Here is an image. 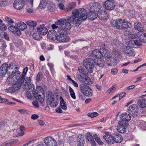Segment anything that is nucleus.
Returning <instances> with one entry per match:
<instances>
[{
    "label": "nucleus",
    "instance_id": "obj_1",
    "mask_svg": "<svg viewBox=\"0 0 146 146\" xmlns=\"http://www.w3.org/2000/svg\"><path fill=\"white\" fill-rule=\"evenodd\" d=\"M66 21L65 20H59L55 22L56 25H59L60 26L58 30V32L60 34L56 36V40L58 41L66 42L70 40V37L66 35L68 31L71 29V26L68 23L64 24V23H66Z\"/></svg>",
    "mask_w": 146,
    "mask_h": 146
},
{
    "label": "nucleus",
    "instance_id": "obj_2",
    "mask_svg": "<svg viewBox=\"0 0 146 146\" xmlns=\"http://www.w3.org/2000/svg\"><path fill=\"white\" fill-rule=\"evenodd\" d=\"M80 11L78 9H76L72 12L73 16L69 17L67 20L66 19H60L59 20H65L66 21V23H64V24L68 23L70 25V23H72L76 26H79L81 23L82 20H83L80 16Z\"/></svg>",
    "mask_w": 146,
    "mask_h": 146
},
{
    "label": "nucleus",
    "instance_id": "obj_3",
    "mask_svg": "<svg viewBox=\"0 0 146 146\" xmlns=\"http://www.w3.org/2000/svg\"><path fill=\"white\" fill-rule=\"evenodd\" d=\"M100 52L102 54V57L104 56L108 58V59L107 60L109 61V63H108V64H115L117 63V60L114 57H110L108 51L105 48H102L100 49Z\"/></svg>",
    "mask_w": 146,
    "mask_h": 146
},
{
    "label": "nucleus",
    "instance_id": "obj_4",
    "mask_svg": "<svg viewBox=\"0 0 146 146\" xmlns=\"http://www.w3.org/2000/svg\"><path fill=\"white\" fill-rule=\"evenodd\" d=\"M80 86L81 92L84 95L88 97L92 96V90L89 86L84 84H81Z\"/></svg>",
    "mask_w": 146,
    "mask_h": 146
},
{
    "label": "nucleus",
    "instance_id": "obj_5",
    "mask_svg": "<svg viewBox=\"0 0 146 146\" xmlns=\"http://www.w3.org/2000/svg\"><path fill=\"white\" fill-rule=\"evenodd\" d=\"M23 82H17L14 84L11 87H9L5 90L6 92L13 93L18 91L20 88L21 84Z\"/></svg>",
    "mask_w": 146,
    "mask_h": 146
},
{
    "label": "nucleus",
    "instance_id": "obj_6",
    "mask_svg": "<svg viewBox=\"0 0 146 146\" xmlns=\"http://www.w3.org/2000/svg\"><path fill=\"white\" fill-rule=\"evenodd\" d=\"M128 124V123L126 122L119 121L116 127L117 131L121 133H124L126 130V127Z\"/></svg>",
    "mask_w": 146,
    "mask_h": 146
},
{
    "label": "nucleus",
    "instance_id": "obj_7",
    "mask_svg": "<svg viewBox=\"0 0 146 146\" xmlns=\"http://www.w3.org/2000/svg\"><path fill=\"white\" fill-rule=\"evenodd\" d=\"M48 103L51 107H55L57 106L58 103V100L55 98L54 95H48Z\"/></svg>",
    "mask_w": 146,
    "mask_h": 146
},
{
    "label": "nucleus",
    "instance_id": "obj_8",
    "mask_svg": "<svg viewBox=\"0 0 146 146\" xmlns=\"http://www.w3.org/2000/svg\"><path fill=\"white\" fill-rule=\"evenodd\" d=\"M103 6L106 10L111 11L115 8V2L113 0H107L104 2Z\"/></svg>",
    "mask_w": 146,
    "mask_h": 146
},
{
    "label": "nucleus",
    "instance_id": "obj_9",
    "mask_svg": "<svg viewBox=\"0 0 146 146\" xmlns=\"http://www.w3.org/2000/svg\"><path fill=\"white\" fill-rule=\"evenodd\" d=\"M35 90L34 85L31 84L29 87V89L27 90L26 92V95L28 98L31 99L35 96Z\"/></svg>",
    "mask_w": 146,
    "mask_h": 146
},
{
    "label": "nucleus",
    "instance_id": "obj_10",
    "mask_svg": "<svg viewBox=\"0 0 146 146\" xmlns=\"http://www.w3.org/2000/svg\"><path fill=\"white\" fill-rule=\"evenodd\" d=\"M14 66L13 64H2L0 67V76H2L5 75L6 72L9 70L13 69Z\"/></svg>",
    "mask_w": 146,
    "mask_h": 146
},
{
    "label": "nucleus",
    "instance_id": "obj_11",
    "mask_svg": "<svg viewBox=\"0 0 146 146\" xmlns=\"http://www.w3.org/2000/svg\"><path fill=\"white\" fill-rule=\"evenodd\" d=\"M44 143L47 146H57V143L56 140L51 137H47L44 140Z\"/></svg>",
    "mask_w": 146,
    "mask_h": 146
},
{
    "label": "nucleus",
    "instance_id": "obj_12",
    "mask_svg": "<svg viewBox=\"0 0 146 146\" xmlns=\"http://www.w3.org/2000/svg\"><path fill=\"white\" fill-rule=\"evenodd\" d=\"M123 20L121 19H119L116 20H112L110 22V24L112 27L116 29L121 30V26Z\"/></svg>",
    "mask_w": 146,
    "mask_h": 146
},
{
    "label": "nucleus",
    "instance_id": "obj_13",
    "mask_svg": "<svg viewBox=\"0 0 146 146\" xmlns=\"http://www.w3.org/2000/svg\"><path fill=\"white\" fill-rule=\"evenodd\" d=\"M80 17L82 18L84 21L86 20L87 18H88V16L92 15L94 11L90 10L87 14H86V10L84 8H81L80 10Z\"/></svg>",
    "mask_w": 146,
    "mask_h": 146
},
{
    "label": "nucleus",
    "instance_id": "obj_14",
    "mask_svg": "<svg viewBox=\"0 0 146 146\" xmlns=\"http://www.w3.org/2000/svg\"><path fill=\"white\" fill-rule=\"evenodd\" d=\"M97 16L101 20H105L109 18V15L106 10H101L99 11L97 13Z\"/></svg>",
    "mask_w": 146,
    "mask_h": 146
},
{
    "label": "nucleus",
    "instance_id": "obj_15",
    "mask_svg": "<svg viewBox=\"0 0 146 146\" xmlns=\"http://www.w3.org/2000/svg\"><path fill=\"white\" fill-rule=\"evenodd\" d=\"M92 53L94 56L96 58L98 59L99 61H98L97 64H103L104 61L102 60V54L100 51L98 49H94L92 51Z\"/></svg>",
    "mask_w": 146,
    "mask_h": 146
},
{
    "label": "nucleus",
    "instance_id": "obj_16",
    "mask_svg": "<svg viewBox=\"0 0 146 146\" xmlns=\"http://www.w3.org/2000/svg\"><path fill=\"white\" fill-rule=\"evenodd\" d=\"M84 64L83 66H80L78 68V72H77L76 77L78 80L80 81H83L84 78L83 75L85 74V69L84 68Z\"/></svg>",
    "mask_w": 146,
    "mask_h": 146
},
{
    "label": "nucleus",
    "instance_id": "obj_17",
    "mask_svg": "<svg viewBox=\"0 0 146 146\" xmlns=\"http://www.w3.org/2000/svg\"><path fill=\"white\" fill-rule=\"evenodd\" d=\"M138 110L137 105L135 104H133L130 106L128 109L129 113L133 116L137 115Z\"/></svg>",
    "mask_w": 146,
    "mask_h": 146
},
{
    "label": "nucleus",
    "instance_id": "obj_18",
    "mask_svg": "<svg viewBox=\"0 0 146 146\" xmlns=\"http://www.w3.org/2000/svg\"><path fill=\"white\" fill-rule=\"evenodd\" d=\"M13 6L17 9L21 10L24 7L23 0H15Z\"/></svg>",
    "mask_w": 146,
    "mask_h": 146
},
{
    "label": "nucleus",
    "instance_id": "obj_19",
    "mask_svg": "<svg viewBox=\"0 0 146 146\" xmlns=\"http://www.w3.org/2000/svg\"><path fill=\"white\" fill-rule=\"evenodd\" d=\"M8 74L9 75V77L7 79L6 82L8 84H13L14 82H17L15 79L14 76V73L12 71L11 72H8Z\"/></svg>",
    "mask_w": 146,
    "mask_h": 146
},
{
    "label": "nucleus",
    "instance_id": "obj_20",
    "mask_svg": "<svg viewBox=\"0 0 146 146\" xmlns=\"http://www.w3.org/2000/svg\"><path fill=\"white\" fill-rule=\"evenodd\" d=\"M120 118L121 121L126 122L127 123L131 119L130 115L126 113H122L119 116Z\"/></svg>",
    "mask_w": 146,
    "mask_h": 146
},
{
    "label": "nucleus",
    "instance_id": "obj_21",
    "mask_svg": "<svg viewBox=\"0 0 146 146\" xmlns=\"http://www.w3.org/2000/svg\"><path fill=\"white\" fill-rule=\"evenodd\" d=\"M113 138L114 143L116 142L120 143L123 140V138L122 136L117 133H114L113 135Z\"/></svg>",
    "mask_w": 146,
    "mask_h": 146
},
{
    "label": "nucleus",
    "instance_id": "obj_22",
    "mask_svg": "<svg viewBox=\"0 0 146 146\" xmlns=\"http://www.w3.org/2000/svg\"><path fill=\"white\" fill-rule=\"evenodd\" d=\"M101 5L97 2H95L92 4L91 6L90 10L96 12L99 11V10L101 8Z\"/></svg>",
    "mask_w": 146,
    "mask_h": 146
},
{
    "label": "nucleus",
    "instance_id": "obj_23",
    "mask_svg": "<svg viewBox=\"0 0 146 146\" xmlns=\"http://www.w3.org/2000/svg\"><path fill=\"white\" fill-rule=\"evenodd\" d=\"M56 32L54 30H52L49 31L47 34L48 38L51 40H56Z\"/></svg>",
    "mask_w": 146,
    "mask_h": 146
},
{
    "label": "nucleus",
    "instance_id": "obj_24",
    "mask_svg": "<svg viewBox=\"0 0 146 146\" xmlns=\"http://www.w3.org/2000/svg\"><path fill=\"white\" fill-rule=\"evenodd\" d=\"M123 50L126 54L130 56H133L135 55V53L133 49L129 46H125L123 48Z\"/></svg>",
    "mask_w": 146,
    "mask_h": 146
},
{
    "label": "nucleus",
    "instance_id": "obj_25",
    "mask_svg": "<svg viewBox=\"0 0 146 146\" xmlns=\"http://www.w3.org/2000/svg\"><path fill=\"white\" fill-rule=\"evenodd\" d=\"M123 50L126 54L130 56H133L135 55V53L133 49L129 46H125L123 48Z\"/></svg>",
    "mask_w": 146,
    "mask_h": 146
},
{
    "label": "nucleus",
    "instance_id": "obj_26",
    "mask_svg": "<svg viewBox=\"0 0 146 146\" xmlns=\"http://www.w3.org/2000/svg\"><path fill=\"white\" fill-rule=\"evenodd\" d=\"M37 31H39L40 34L43 35H46L48 32V29L44 24L40 25V27L37 28Z\"/></svg>",
    "mask_w": 146,
    "mask_h": 146
},
{
    "label": "nucleus",
    "instance_id": "obj_27",
    "mask_svg": "<svg viewBox=\"0 0 146 146\" xmlns=\"http://www.w3.org/2000/svg\"><path fill=\"white\" fill-rule=\"evenodd\" d=\"M19 141L17 139H13L4 142L0 146H9L13 144H14L18 142Z\"/></svg>",
    "mask_w": 146,
    "mask_h": 146
},
{
    "label": "nucleus",
    "instance_id": "obj_28",
    "mask_svg": "<svg viewBox=\"0 0 146 146\" xmlns=\"http://www.w3.org/2000/svg\"><path fill=\"white\" fill-rule=\"evenodd\" d=\"M134 27L135 30L139 32H141L144 31V25L139 22L135 23Z\"/></svg>",
    "mask_w": 146,
    "mask_h": 146
},
{
    "label": "nucleus",
    "instance_id": "obj_29",
    "mask_svg": "<svg viewBox=\"0 0 146 146\" xmlns=\"http://www.w3.org/2000/svg\"><path fill=\"white\" fill-rule=\"evenodd\" d=\"M15 26L19 28L20 31H23L25 30L27 28V26L26 24L23 22L19 21L16 23Z\"/></svg>",
    "mask_w": 146,
    "mask_h": 146
},
{
    "label": "nucleus",
    "instance_id": "obj_30",
    "mask_svg": "<svg viewBox=\"0 0 146 146\" xmlns=\"http://www.w3.org/2000/svg\"><path fill=\"white\" fill-rule=\"evenodd\" d=\"M14 73L15 79L17 82H24L23 80L24 78L22 79L21 77V73L19 71H17Z\"/></svg>",
    "mask_w": 146,
    "mask_h": 146
},
{
    "label": "nucleus",
    "instance_id": "obj_31",
    "mask_svg": "<svg viewBox=\"0 0 146 146\" xmlns=\"http://www.w3.org/2000/svg\"><path fill=\"white\" fill-rule=\"evenodd\" d=\"M103 137L104 139L108 143L110 144L114 143L113 136H111L109 134H106Z\"/></svg>",
    "mask_w": 146,
    "mask_h": 146
},
{
    "label": "nucleus",
    "instance_id": "obj_32",
    "mask_svg": "<svg viewBox=\"0 0 146 146\" xmlns=\"http://www.w3.org/2000/svg\"><path fill=\"white\" fill-rule=\"evenodd\" d=\"M87 139L90 143L92 146H95L96 145V143L94 140L93 136L90 134L87 135L86 137Z\"/></svg>",
    "mask_w": 146,
    "mask_h": 146
},
{
    "label": "nucleus",
    "instance_id": "obj_33",
    "mask_svg": "<svg viewBox=\"0 0 146 146\" xmlns=\"http://www.w3.org/2000/svg\"><path fill=\"white\" fill-rule=\"evenodd\" d=\"M27 24L31 27L30 29L34 30L35 28L36 29V22L34 21H30L27 22Z\"/></svg>",
    "mask_w": 146,
    "mask_h": 146
},
{
    "label": "nucleus",
    "instance_id": "obj_34",
    "mask_svg": "<svg viewBox=\"0 0 146 146\" xmlns=\"http://www.w3.org/2000/svg\"><path fill=\"white\" fill-rule=\"evenodd\" d=\"M82 64H97V62L92 58H87L84 60Z\"/></svg>",
    "mask_w": 146,
    "mask_h": 146
},
{
    "label": "nucleus",
    "instance_id": "obj_35",
    "mask_svg": "<svg viewBox=\"0 0 146 146\" xmlns=\"http://www.w3.org/2000/svg\"><path fill=\"white\" fill-rule=\"evenodd\" d=\"M131 24V23L128 22H125V20H123V23L121 26V30H125L128 28H130L132 26Z\"/></svg>",
    "mask_w": 146,
    "mask_h": 146
},
{
    "label": "nucleus",
    "instance_id": "obj_36",
    "mask_svg": "<svg viewBox=\"0 0 146 146\" xmlns=\"http://www.w3.org/2000/svg\"><path fill=\"white\" fill-rule=\"evenodd\" d=\"M56 10V6L53 3H51L48 6V11L50 13L53 14L55 13Z\"/></svg>",
    "mask_w": 146,
    "mask_h": 146
},
{
    "label": "nucleus",
    "instance_id": "obj_37",
    "mask_svg": "<svg viewBox=\"0 0 146 146\" xmlns=\"http://www.w3.org/2000/svg\"><path fill=\"white\" fill-rule=\"evenodd\" d=\"M49 0H41L39 7L41 9H44L46 4L49 2Z\"/></svg>",
    "mask_w": 146,
    "mask_h": 146
},
{
    "label": "nucleus",
    "instance_id": "obj_38",
    "mask_svg": "<svg viewBox=\"0 0 146 146\" xmlns=\"http://www.w3.org/2000/svg\"><path fill=\"white\" fill-rule=\"evenodd\" d=\"M85 67L89 73H92L94 68V64H85Z\"/></svg>",
    "mask_w": 146,
    "mask_h": 146
},
{
    "label": "nucleus",
    "instance_id": "obj_39",
    "mask_svg": "<svg viewBox=\"0 0 146 146\" xmlns=\"http://www.w3.org/2000/svg\"><path fill=\"white\" fill-rule=\"evenodd\" d=\"M60 105L61 108L63 110H66L67 108V107L66 102L64 101L63 98L60 97Z\"/></svg>",
    "mask_w": 146,
    "mask_h": 146
},
{
    "label": "nucleus",
    "instance_id": "obj_40",
    "mask_svg": "<svg viewBox=\"0 0 146 146\" xmlns=\"http://www.w3.org/2000/svg\"><path fill=\"white\" fill-rule=\"evenodd\" d=\"M77 144H84V138L83 135H79L77 138Z\"/></svg>",
    "mask_w": 146,
    "mask_h": 146
},
{
    "label": "nucleus",
    "instance_id": "obj_41",
    "mask_svg": "<svg viewBox=\"0 0 146 146\" xmlns=\"http://www.w3.org/2000/svg\"><path fill=\"white\" fill-rule=\"evenodd\" d=\"M76 6V3L75 2H72L69 4L65 9L66 11H70L71 9L74 8Z\"/></svg>",
    "mask_w": 146,
    "mask_h": 146
},
{
    "label": "nucleus",
    "instance_id": "obj_42",
    "mask_svg": "<svg viewBox=\"0 0 146 146\" xmlns=\"http://www.w3.org/2000/svg\"><path fill=\"white\" fill-rule=\"evenodd\" d=\"M40 34L39 31H38L37 32H34L32 36L35 40H40L41 38Z\"/></svg>",
    "mask_w": 146,
    "mask_h": 146
},
{
    "label": "nucleus",
    "instance_id": "obj_43",
    "mask_svg": "<svg viewBox=\"0 0 146 146\" xmlns=\"http://www.w3.org/2000/svg\"><path fill=\"white\" fill-rule=\"evenodd\" d=\"M24 80V82L25 81V83L27 84V85L26 84H24V86H25L24 88H26V86H29L31 84L30 83L31 82V78L30 77H26L25 78H24L23 79Z\"/></svg>",
    "mask_w": 146,
    "mask_h": 146
},
{
    "label": "nucleus",
    "instance_id": "obj_44",
    "mask_svg": "<svg viewBox=\"0 0 146 146\" xmlns=\"http://www.w3.org/2000/svg\"><path fill=\"white\" fill-rule=\"evenodd\" d=\"M35 91V93H36L37 94L40 93H41L42 95L44 94V90L40 86H38L37 87Z\"/></svg>",
    "mask_w": 146,
    "mask_h": 146
},
{
    "label": "nucleus",
    "instance_id": "obj_45",
    "mask_svg": "<svg viewBox=\"0 0 146 146\" xmlns=\"http://www.w3.org/2000/svg\"><path fill=\"white\" fill-rule=\"evenodd\" d=\"M93 137L96 142L100 145H102L103 144V143L102 142L100 138L97 135L95 134L93 135Z\"/></svg>",
    "mask_w": 146,
    "mask_h": 146
},
{
    "label": "nucleus",
    "instance_id": "obj_46",
    "mask_svg": "<svg viewBox=\"0 0 146 146\" xmlns=\"http://www.w3.org/2000/svg\"><path fill=\"white\" fill-rule=\"evenodd\" d=\"M84 79V81L83 80L82 81H84L85 84L88 85H91L92 84V82L91 79L87 76H85Z\"/></svg>",
    "mask_w": 146,
    "mask_h": 146
},
{
    "label": "nucleus",
    "instance_id": "obj_47",
    "mask_svg": "<svg viewBox=\"0 0 146 146\" xmlns=\"http://www.w3.org/2000/svg\"><path fill=\"white\" fill-rule=\"evenodd\" d=\"M20 132H19L18 134L19 136H22L24 135L25 133L24 131L25 130V127L23 125H21L19 128Z\"/></svg>",
    "mask_w": 146,
    "mask_h": 146
},
{
    "label": "nucleus",
    "instance_id": "obj_48",
    "mask_svg": "<svg viewBox=\"0 0 146 146\" xmlns=\"http://www.w3.org/2000/svg\"><path fill=\"white\" fill-rule=\"evenodd\" d=\"M36 98L38 102H40L41 104H42L44 102V97L43 96H42L40 94L38 96H36Z\"/></svg>",
    "mask_w": 146,
    "mask_h": 146
},
{
    "label": "nucleus",
    "instance_id": "obj_49",
    "mask_svg": "<svg viewBox=\"0 0 146 146\" xmlns=\"http://www.w3.org/2000/svg\"><path fill=\"white\" fill-rule=\"evenodd\" d=\"M68 89L71 97L74 99H76L75 94L74 90L70 86L68 87Z\"/></svg>",
    "mask_w": 146,
    "mask_h": 146
},
{
    "label": "nucleus",
    "instance_id": "obj_50",
    "mask_svg": "<svg viewBox=\"0 0 146 146\" xmlns=\"http://www.w3.org/2000/svg\"><path fill=\"white\" fill-rule=\"evenodd\" d=\"M126 95V93L125 92H123L119 94H117L114 96L113 98L112 99H113L119 96V100H120L123 98Z\"/></svg>",
    "mask_w": 146,
    "mask_h": 146
},
{
    "label": "nucleus",
    "instance_id": "obj_51",
    "mask_svg": "<svg viewBox=\"0 0 146 146\" xmlns=\"http://www.w3.org/2000/svg\"><path fill=\"white\" fill-rule=\"evenodd\" d=\"M140 106L141 108H144L146 106V99H143L139 101Z\"/></svg>",
    "mask_w": 146,
    "mask_h": 146
},
{
    "label": "nucleus",
    "instance_id": "obj_52",
    "mask_svg": "<svg viewBox=\"0 0 146 146\" xmlns=\"http://www.w3.org/2000/svg\"><path fill=\"white\" fill-rule=\"evenodd\" d=\"M113 53L117 57H119L120 58H121L122 57L121 55V53L118 50L115 49L113 51Z\"/></svg>",
    "mask_w": 146,
    "mask_h": 146
},
{
    "label": "nucleus",
    "instance_id": "obj_53",
    "mask_svg": "<svg viewBox=\"0 0 146 146\" xmlns=\"http://www.w3.org/2000/svg\"><path fill=\"white\" fill-rule=\"evenodd\" d=\"M97 12L94 11L92 15L88 16V18L91 20H93L96 19L98 16L97 15H96Z\"/></svg>",
    "mask_w": 146,
    "mask_h": 146
},
{
    "label": "nucleus",
    "instance_id": "obj_54",
    "mask_svg": "<svg viewBox=\"0 0 146 146\" xmlns=\"http://www.w3.org/2000/svg\"><path fill=\"white\" fill-rule=\"evenodd\" d=\"M43 75L41 72H38L36 77V80L38 82L40 81L43 78Z\"/></svg>",
    "mask_w": 146,
    "mask_h": 146
},
{
    "label": "nucleus",
    "instance_id": "obj_55",
    "mask_svg": "<svg viewBox=\"0 0 146 146\" xmlns=\"http://www.w3.org/2000/svg\"><path fill=\"white\" fill-rule=\"evenodd\" d=\"M88 115L91 118H94L98 116V113L96 112H93L88 113Z\"/></svg>",
    "mask_w": 146,
    "mask_h": 146
},
{
    "label": "nucleus",
    "instance_id": "obj_56",
    "mask_svg": "<svg viewBox=\"0 0 146 146\" xmlns=\"http://www.w3.org/2000/svg\"><path fill=\"white\" fill-rule=\"evenodd\" d=\"M7 0H0V6L4 7L7 5Z\"/></svg>",
    "mask_w": 146,
    "mask_h": 146
},
{
    "label": "nucleus",
    "instance_id": "obj_57",
    "mask_svg": "<svg viewBox=\"0 0 146 146\" xmlns=\"http://www.w3.org/2000/svg\"><path fill=\"white\" fill-rule=\"evenodd\" d=\"M143 37L142 35L140 36H139L140 39L142 42H143L145 43H146V33H143Z\"/></svg>",
    "mask_w": 146,
    "mask_h": 146
},
{
    "label": "nucleus",
    "instance_id": "obj_58",
    "mask_svg": "<svg viewBox=\"0 0 146 146\" xmlns=\"http://www.w3.org/2000/svg\"><path fill=\"white\" fill-rule=\"evenodd\" d=\"M116 88V86H113L109 88L107 91L106 93L108 94H109L113 91H114Z\"/></svg>",
    "mask_w": 146,
    "mask_h": 146
},
{
    "label": "nucleus",
    "instance_id": "obj_59",
    "mask_svg": "<svg viewBox=\"0 0 146 146\" xmlns=\"http://www.w3.org/2000/svg\"><path fill=\"white\" fill-rule=\"evenodd\" d=\"M28 70V68L27 67H25L23 70V73L22 75L21 76L22 79L24 78L26 74L27 73Z\"/></svg>",
    "mask_w": 146,
    "mask_h": 146
},
{
    "label": "nucleus",
    "instance_id": "obj_60",
    "mask_svg": "<svg viewBox=\"0 0 146 146\" xmlns=\"http://www.w3.org/2000/svg\"><path fill=\"white\" fill-rule=\"evenodd\" d=\"M17 27H15L13 26H10L9 27V30L13 33L14 31H15L16 29H17Z\"/></svg>",
    "mask_w": 146,
    "mask_h": 146
},
{
    "label": "nucleus",
    "instance_id": "obj_61",
    "mask_svg": "<svg viewBox=\"0 0 146 146\" xmlns=\"http://www.w3.org/2000/svg\"><path fill=\"white\" fill-rule=\"evenodd\" d=\"M131 31L129 30H127L124 32V34L125 35L128 37L129 36H130V35L131 34Z\"/></svg>",
    "mask_w": 146,
    "mask_h": 146
},
{
    "label": "nucleus",
    "instance_id": "obj_62",
    "mask_svg": "<svg viewBox=\"0 0 146 146\" xmlns=\"http://www.w3.org/2000/svg\"><path fill=\"white\" fill-rule=\"evenodd\" d=\"M13 33L16 34L18 35H20L21 34V32L19 29H18V27H17V29H16L15 31H14Z\"/></svg>",
    "mask_w": 146,
    "mask_h": 146
},
{
    "label": "nucleus",
    "instance_id": "obj_63",
    "mask_svg": "<svg viewBox=\"0 0 146 146\" xmlns=\"http://www.w3.org/2000/svg\"><path fill=\"white\" fill-rule=\"evenodd\" d=\"M134 43L135 45L138 46H140L141 45V42L139 40H136L134 41Z\"/></svg>",
    "mask_w": 146,
    "mask_h": 146
},
{
    "label": "nucleus",
    "instance_id": "obj_64",
    "mask_svg": "<svg viewBox=\"0 0 146 146\" xmlns=\"http://www.w3.org/2000/svg\"><path fill=\"white\" fill-rule=\"evenodd\" d=\"M35 140H33L27 142L26 143L23 145V146H29L32 142H34Z\"/></svg>",
    "mask_w": 146,
    "mask_h": 146
}]
</instances>
